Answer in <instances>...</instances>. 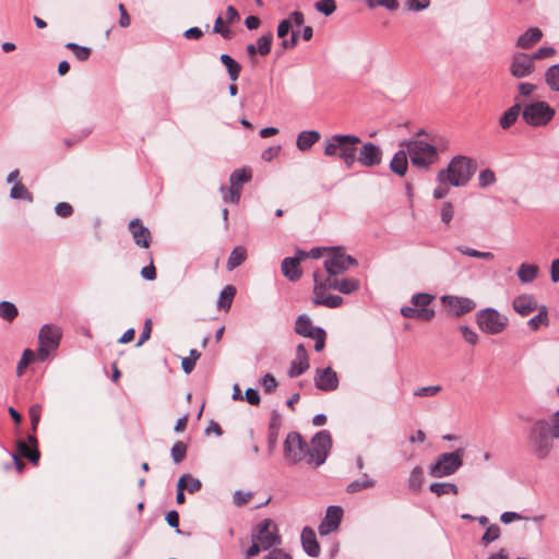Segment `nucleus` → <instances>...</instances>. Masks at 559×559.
Masks as SVG:
<instances>
[{
    "instance_id": "obj_1",
    "label": "nucleus",
    "mask_w": 559,
    "mask_h": 559,
    "mask_svg": "<svg viewBox=\"0 0 559 559\" xmlns=\"http://www.w3.org/2000/svg\"><path fill=\"white\" fill-rule=\"evenodd\" d=\"M361 139L355 134H333L323 142V154L328 157L341 159L347 168L356 162L357 145Z\"/></svg>"
},
{
    "instance_id": "obj_2",
    "label": "nucleus",
    "mask_w": 559,
    "mask_h": 559,
    "mask_svg": "<svg viewBox=\"0 0 559 559\" xmlns=\"http://www.w3.org/2000/svg\"><path fill=\"white\" fill-rule=\"evenodd\" d=\"M476 170L475 162L463 155L454 156L447 168L437 173V181L452 187H464L468 183Z\"/></svg>"
},
{
    "instance_id": "obj_3",
    "label": "nucleus",
    "mask_w": 559,
    "mask_h": 559,
    "mask_svg": "<svg viewBox=\"0 0 559 559\" xmlns=\"http://www.w3.org/2000/svg\"><path fill=\"white\" fill-rule=\"evenodd\" d=\"M555 439H558V437L552 436L550 421L546 419L534 420L527 432L531 451L540 461L546 460L550 455Z\"/></svg>"
},
{
    "instance_id": "obj_4",
    "label": "nucleus",
    "mask_w": 559,
    "mask_h": 559,
    "mask_svg": "<svg viewBox=\"0 0 559 559\" xmlns=\"http://www.w3.org/2000/svg\"><path fill=\"white\" fill-rule=\"evenodd\" d=\"M401 146L407 148L412 164L419 169L428 170L439 158L437 147L423 140L404 141Z\"/></svg>"
},
{
    "instance_id": "obj_5",
    "label": "nucleus",
    "mask_w": 559,
    "mask_h": 559,
    "mask_svg": "<svg viewBox=\"0 0 559 559\" xmlns=\"http://www.w3.org/2000/svg\"><path fill=\"white\" fill-rule=\"evenodd\" d=\"M464 449L441 453L429 467V475L435 478L448 477L455 474L463 465Z\"/></svg>"
},
{
    "instance_id": "obj_6",
    "label": "nucleus",
    "mask_w": 559,
    "mask_h": 559,
    "mask_svg": "<svg viewBox=\"0 0 559 559\" xmlns=\"http://www.w3.org/2000/svg\"><path fill=\"white\" fill-rule=\"evenodd\" d=\"M555 115L556 110L545 100L527 104L522 110V118L525 123L534 128L547 126Z\"/></svg>"
},
{
    "instance_id": "obj_7",
    "label": "nucleus",
    "mask_w": 559,
    "mask_h": 559,
    "mask_svg": "<svg viewBox=\"0 0 559 559\" xmlns=\"http://www.w3.org/2000/svg\"><path fill=\"white\" fill-rule=\"evenodd\" d=\"M283 454L289 465H296L302 460L308 461L309 444L299 432L290 431L284 440Z\"/></svg>"
},
{
    "instance_id": "obj_8",
    "label": "nucleus",
    "mask_w": 559,
    "mask_h": 559,
    "mask_svg": "<svg viewBox=\"0 0 559 559\" xmlns=\"http://www.w3.org/2000/svg\"><path fill=\"white\" fill-rule=\"evenodd\" d=\"M332 448V437L329 430H320L309 444L308 463L314 467L323 465Z\"/></svg>"
},
{
    "instance_id": "obj_9",
    "label": "nucleus",
    "mask_w": 559,
    "mask_h": 559,
    "mask_svg": "<svg viewBox=\"0 0 559 559\" xmlns=\"http://www.w3.org/2000/svg\"><path fill=\"white\" fill-rule=\"evenodd\" d=\"M62 331L55 324H44L38 334L37 356L40 361H45L52 352H56L60 345Z\"/></svg>"
},
{
    "instance_id": "obj_10",
    "label": "nucleus",
    "mask_w": 559,
    "mask_h": 559,
    "mask_svg": "<svg viewBox=\"0 0 559 559\" xmlns=\"http://www.w3.org/2000/svg\"><path fill=\"white\" fill-rule=\"evenodd\" d=\"M251 539H255L262 546L263 550H271V548L282 543L277 526L271 519H263L254 526L251 533Z\"/></svg>"
},
{
    "instance_id": "obj_11",
    "label": "nucleus",
    "mask_w": 559,
    "mask_h": 559,
    "mask_svg": "<svg viewBox=\"0 0 559 559\" xmlns=\"http://www.w3.org/2000/svg\"><path fill=\"white\" fill-rule=\"evenodd\" d=\"M478 328L487 334H499L507 326L508 319L493 308H485L477 312Z\"/></svg>"
},
{
    "instance_id": "obj_12",
    "label": "nucleus",
    "mask_w": 559,
    "mask_h": 559,
    "mask_svg": "<svg viewBox=\"0 0 559 559\" xmlns=\"http://www.w3.org/2000/svg\"><path fill=\"white\" fill-rule=\"evenodd\" d=\"M17 454L13 453L15 467L19 472L24 468V463L19 459V455L27 459L32 464L36 465L40 459V452L38 450V441L34 435H29L27 439H19L16 441Z\"/></svg>"
},
{
    "instance_id": "obj_13",
    "label": "nucleus",
    "mask_w": 559,
    "mask_h": 559,
    "mask_svg": "<svg viewBox=\"0 0 559 559\" xmlns=\"http://www.w3.org/2000/svg\"><path fill=\"white\" fill-rule=\"evenodd\" d=\"M352 265H357V260L345 254L341 247L331 248L329 257L324 260V267L331 276L347 271Z\"/></svg>"
},
{
    "instance_id": "obj_14",
    "label": "nucleus",
    "mask_w": 559,
    "mask_h": 559,
    "mask_svg": "<svg viewBox=\"0 0 559 559\" xmlns=\"http://www.w3.org/2000/svg\"><path fill=\"white\" fill-rule=\"evenodd\" d=\"M535 71V61L531 55L515 52L510 64V73L516 79L526 78Z\"/></svg>"
},
{
    "instance_id": "obj_15",
    "label": "nucleus",
    "mask_w": 559,
    "mask_h": 559,
    "mask_svg": "<svg viewBox=\"0 0 559 559\" xmlns=\"http://www.w3.org/2000/svg\"><path fill=\"white\" fill-rule=\"evenodd\" d=\"M441 302L449 308L455 317H461L476 308V302L468 297L444 295L441 297Z\"/></svg>"
},
{
    "instance_id": "obj_16",
    "label": "nucleus",
    "mask_w": 559,
    "mask_h": 559,
    "mask_svg": "<svg viewBox=\"0 0 559 559\" xmlns=\"http://www.w3.org/2000/svg\"><path fill=\"white\" fill-rule=\"evenodd\" d=\"M344 511L340 506H329L325 516L319 524L318 531L321 536H325L336 531L342 522Z\"/></svg>"
},
{
    "instance_id": "obj_17",
    "label": "nucleus",
    "mask_w": 559,
    "mask_h": 559,
    "mask_svg": "<svg viewBox=\"0 0 559 559\" xmlns=\"http://www.w3.org/2000/svg\"><path fill=\"white\" fill-rule=\"evenodd\" d=\"M357 153L358 156L356 155V160L365 167H374L382 162V151L380 146L371 142L364 143L359 150L357 148Z\"/></svg>"
},
{
    "instance_id": "obj_18",
    "label": "nucleus",
    "mask_w": 559,
    "mask_h": 559,
    "mask_svg": "<svg viewBox=\"0 0 559 559\" xmlns=\"http://www.w3.org/2000/svg\"><path fill=\"white\" fill-rule=\"evenodd\" d=\"M314 385L324 392H332L338 388L337 373L331 368H318L314 376Z\"/></svg>"
},
{
    "instance_id": "obj_19",
    "label": "nucleus",
    "mask_w": 559,
    "mask_h": 559,
    "mask_svg": "<svg viewBox=\"0 0 559 559\" xmlns=\"http://www.w3.org/2000/svg\"><path fill=\"white\" fill-rule=\"evenodd\" d=\"M129 230L136 246L145 249L150 247L152 242L151 231L142 224L140 218H133L129 223Z\"/></svg>"
},
{
    "instance_id": "obj_20",
    "label": "nucleus",
    "mask_w": 559,
    "mask_h": 559,
    "mask_svg": "<svg viewBox=\"0 0 559 559\" xmlns=\"http://www.w3.org/2000/svg\"><path fill=\"white\" fill-rule=\"evenodd\" d=\"M309 357L308 353L302 344L296 347V359L290 362L288 369V376L290 378H297L309 369Z\"/></svg>"
},
{
    "instance_id": "obj_21",
    "label": "nucleus",
    "mask_w": 559,
    "mask_h": 559,
    "mask_svg": "<svg viewBox=\"0 0 559 559\" xmlns=\"http://www.w3.org/2000/svg\"><path fill=\"white\" fill-rule=\"evenodd\" d=\"M305 23V15L300 11H293L287 19L282 20L277 25V37L283 40L286 39L290 33L293 25L301 26Z\"/></svg>"
},
{
    "instance_id": "obj_22",
    "label": "nucleus",
    "mask_w": 559,
    "mask_h": 559,
    "mask_svg": "<svg viewBox=\"0 0 559 559\" xmlns=\"http://www.w3.org/2000/svg\"><path fill=\"white\" fill-rule=\"evenodd\" d=\"M282 425L281 414L274 409L271 413V419L267 429V451L272 454L277 445L278 432Z\"/></svg>"
},
{
    "instance_id": "obj_23",
    "label": "nucleus",
    "mask_w": 559,
    "mask_h": 559,
    "mask_svg": "<svg viewBox=\"0 0 559 559\" xmlns=\"http://www.w3.org/2000/svg\"><path fill=\"white\" fill-rule=\"evenodd\" d=\"M300 538L302 548L308 556L316 558L320 555V545L311 527H304Z\"/></svg>"
},
{
    "instance_id": "obj_24",
    "label": "nucleus",
    "mask_w": 559,
    "mask_h": 559,
    "mask_svg": "<svg viewBox=\"0 0 559 559\" xmlns=\"http://www.w3.org/2000/svg\"><path fill=\"white\" fill-rule=\"evenodd\" d=\"M538 308V304L534 296L523 294L513 300V309L522 317L528 316Z\"/></svg>"
},
{
    "instance_id": "obj_25",
    "label": "nucleus",
    "mask_w": 559,
    "mask_h": 559,
    "mask_svg": "<svg viewBox=\"0 0 559 559\" xmlns=\"http://www.w3.org/2000/svg\"><path fill=\"white\" fill-rule=\"evenodd\" d=\"M400 312L406 319H417V320H420L424 322L431 321L436 316V312L433 309L416 308L415 306L414 307L404 306L401 308Z\"/></svg>"
},
{
    "instance_id": "obj_26",
    "label": "nucleus",
    "mask_w": 559,
    "mask_h": 559,
    "mask_svg": "<svg viewBox=\"0 0 559 559\" xmlns=\"http://www.w3.org/2000/svg\"><path fill=\"white\" fill-rule=\"evenodd\" d=\"M408 153L406 150H399L392 157L390 162V169L393 174L397 175L399 177L405 176L407 169H408V159H407Z\"/></svg>"
},
{
    "instance_id": "obj_27",
    "label": "nucleus",
    "mask_w": 559,
    "mask_h": 559,
    "mask_svg": "<svg viewBox=\"0 0 559 559\" xmlns=\"http://www.w3.org/2000/svg\"><path fill=\"white\" fill-rule=\"evenodd\" d=\"M321 134L317 130H305L301 131L296 140V146L301 152L309 151L319 140Z\"/></svg>"
},
{
    "instance_id": "obj_28",
    "label": "nucleus",
    "mask_w": 559,
    "mask_h": 559,
    "mask_svg": "<svg viewBox=\"0 0 559 559\" xmlns=\"http://www.w3.org/2000/svg\"><path fill=\"white\" fill-rule=\"evenodd\" d=\"M281 270L283 275L292 282H297L302 275L298 259L285 258L282 261Z\"/></svg>"
},
{
    "instance_id": "obj_29",
    "label": "nucleus",
    "mask_w": 559,
    "mask_h": 559,
    "mask_svg": "<svg viewBox=\"0 0 559 559\" xmlns=\"http://www.w3.org/2000/svg\"><path fill=\"white\" fill-rule=\"evenodd\" d=\"M543 37V32L538 27H531L519 36L516 46L523 49L533 47Z\"/></svg>"
},
{
    "instance_id": "obj_30",
    "label": "nucleus",
    "mask_w": 559,
    "mask_h": 559,
    "mask_svg": "<svg viewBox=\"0 0 559 559\" xmlns=\"http://www.w3.org/2000/svg\"><path fill=\"white\" fill-rule=\"evenodd\" d=\"M222 64L226 68L228 78L231 82H236L239 79L241 72V66L228 53H222L219 56Z\"/></svg>"
},
{
    "instance_id": "obj_31",
    "label": "nucleus",
    "mask_w": 559,
    "mask_h": 559,
    "mask_svg": "<svg viewBox=\"0 0 559 559\" xmlns=\"http://www.w3.org/2000/svg\"><path fill=\"white\" fill-rule=\"evenodd\" d=\"M522 110L523 109L519 103H515L509 109H507L499 119V126L501 127V129L507 130L511 126H513L516 122Z\"/></svg>"
},
{
    "instance_id": "obj_32",
    "label": "nucleus",
    "mask_w": 559,
    "mask_h": 559,
    "mask_svg": "<svg viewBox=\"0 0 559 559\" xmlns=\"http://www.w3.org/2000/svg\"><path fill=\"white\" fill-rule=\"evenodd\" d=\"M377 481L371 478L368 474H362L360 479H356L354 481H350L346 486V492L347 493H357L359 491H362L365 489H370L376 486Z\"/></svg>"
},
{
    "instance_id": "obj_33",
    "label": "nucleus",
    "mask_w": 559,
    "mask_h": 559,
    "mask_svg": "<svg viewBox=\"0 0 559 559\" xmlns=\"http://www.w3.org/2000/svg\"><path fill=\"white\" fill-rule=\"evenodd\" d=\"M318 326H313L310 318L307 314H300L297 317L295 322V333L304 336L310 337L313 334V330Z\"/></svg>"
},
{
    "instance_id": "obj_34",
    "label": "nucleus",
    "mask_w": 559,
    "mask_h": 559,
    "mask_svg": "<svg viewBox=\"0 0 559 559\" xmlns=\"http://www.w3.org/2000/svg\"><path fill=\"white\" fill-rule=\"evenodd\" d=\"M236 295V288L233 285H227L221 292L219 298L217 300V309L218 310H229Z\"/></svg>"
},
{
    "instance_id": "obj_35",
    "label": "nucleus",
    "mask_w": 559,
    "mask_h": 559,
    "mask_svg": "<svg viewBox=\"0 0 559 559\" xmlns=\"http://www.w3.org/2000/svg\"><path fill=\"white\" fill-rule=\"evenodd\" d=\"M538 275L536 264L522 263L518 270V277L522 283H532Z\"/></svg>"
},
{
    "instance_id": "obj_36",
    "label": "nucleus",
    "mask_w": 559,
    "mask_h": 559,
    "mask_svg": "<svg viewBox=\"0 0 559 559\" xmlns=\"http://www.w3.org/2000/svg\"><path fill=\"white\" fill-rule=\"evenodd\" d=\"M429 490L438 497L444 495H457L459 488L453 483H432L429 486Z\"/></svg>"
},
{
    "instance_id": "obj_37",
    "label": "nucleus",
    "mask_w": 559,
    "mask_h": 559,
    "mask_svg": "<svg viewBox=\"0 0 559 559\" xmlns=\"http://www.w3.org/2000/svg\"><path fill=\"white\" fill-rule=\"evenodd\" d=\"M527 325L532 331H537L540 325H549L548 311L546 306H542L539 308V312L528 320Z\"/></svg>"
},
{
    "instance_id": "obj_38",
    "label": "nucleus",
    "mask_w": 559,
    "mask_h": 559,
    "mask_svg": "<svg viewBox=\"0 0 559 559\" xmlns=\"http://www.w3.org/2000/svg\"><path fill=\"white\" fill-rule=\"evenodd\" d=\"M246 258H247L246 249L242 247H236L231 251V253L227 260V269L229 271H231V270L238 267L239 265H241L245 262Z\"/></svg>"
},
{
    "instance_id": "obj_39",
    "label": "nucleus",
    "mask_w": 559,
    "mask_h": 559,
    "mask_svg": "<svg viewBox=\"0 0 559 559\" xmlns=\"http://www.w3.org/2000/svg\"><path fill=\"white\" fill-rule=\"evenodd\" d=\"M424 472L420 466H415L408 478V488L415 492L420 491L423 484H424Z\"/></svg>"
},
{
    "instance_id": "obj_40",
    "label": "nucleus",
    "mask_w": 559,
    "mask_h": 559,
    "mask_svg": "<svg viewBox=\"0 0 559 559\" xmlns=\"http://www.w3.org/2000/svg\"><path fill=\"white\" fill-rule=\"evenodd\" d=\"M19 314V310L13 302L3 300L0 302V318L12 322Z\"/></svg>"
},
{
    "instance_id": "obj_41",
    "label": "nucleus",
    "mask_w": 559,
    "mask_h": 559,
    "mask_svg": "<svg viewBox=\"0 0 559 559\" xmlns=\"http://www.w3.org/2000/svg\"><path fill=\"white\" fill-rule=\"evenodd\" d=\"M251 179V171L245 168L235 169L230 175V186L241 188V185Z\"/></svg>"
},
{
    "instance_id": "obj_42",
    "label": "nucleus",
    "mask_w": 559,
    "mask_h": 559,
    "mask_svg": "<svg viewBox=\"0 0 559 559\" xmlns=\"http://www.w3.org/2000/svg\"><path fill=\"white\" fill-rule=\"evenodd\" d=\"M545 79L551 91L559 92V64L549 67L545 73Z\"/></svg>"
},
{
    "instance_id": "obj_43",
    "label": "nucleus",
    "mask_w": 559,
    "mask_h": 559,
    "mask_svg": "<svg viewBox=\"0 0 559 559\" xmlns=\"http://www.w3.org/2000/svg\"><path fill=\"white\" fill-rule=\"evenodd\" d=\"M273 43V34L271 32H267L263 34L261 37L257 40V50L260 56H266L271 52Z\"/></svg>"
},
{
    "instance_id": "obj_44",
    "label": "nucleus",
    "mask_w": 559,
    "mask_h": 559,
    "mask_svg": "<svg viewBox=\"0 0 559 559\" xmlns=\"http://www.w3.org/2000/svg\"><path fill=\"white\" fill-rule=\"evenodd\" d=\"M10 197L14 200H26L33 202L32 193L21 182L15 183L10 191Z\"/></svg>"
},
{
    "instance_id": "obj_45",
    "label": "nucleus",
    "mask_w": 559,
    "mask_h": 559,
    "mask_svg": "<svg viewBox=\"0 0 559 559\" xmlns=\"http://www.w3.org/2000/svg\"><path fill=\"white\" fill-rule=\"evenodd\" d=\"M187 444L182 441H177L174 443V445L170 449V455L174 461V463L178 464L182 462L187 455Z\"/></svg>"
},
{
    "instance_id": "obj_46",
    "label": "nucleus",
    "mask_w": 559,
    "mask_h": 559,
    "mask_svg": "<svg viewBox=\"0 0 559 559\" xmlns=\"http://www.w3.org/2000/svg\"><path fill=\"white\" fill-rule=\"evenodd\" d=\"M201 357V353L197 349H191L189 353V357H186L181 361V368L185 373L189 374L195 367L197 360Z\"/></svg>"
},
{
    "instance_id": "obj_47",
    "label": "nucleus",
    "mask_w": 559,
    "mask_h": 559,
    "mask_svg": "<svg viewBox=\"0 0 559 559\" xmlns=\"http://www.w3.org/2000/svg\"><path fill=\"white\" fill-rule=\"evenodd\" d=\"M435 299V296L428 293H417L412 296L411 302L416 308H427L432 300Z\"/></svg>"
},
{
    "instance_id": "obj_48",
    "label": "nucleus",
    "mask_w": 559,
    "mask_h": 559,
    "mask_svg": "<svg viewBox=\"0 0 559 559\" xmlns=\"http://www.w3.org/2000/svg\"><path fill=\"white\" fill-rule=\"evenodd\" d=\"M500 536V527L498 524H491L487 527L486 532L484 533L480 543L484 546H487L488 544L497 540Z\"/></svg>"
},
{
    "instance_id": "obj_49",
    "label": "nucleus",
    "mask_w": 559,
    "mask_h": 559,
    "mask_svg": "<svg viewBox=\"0 0 559 559\" xmlns=\"http://www.w3.org/2000/svg\"><path fill=\"white\" fill-rule=\"evenodd\" d=\"M314 8L321 14L329 16L335 12L336 3L334 0H318Z\"/></svg>"
},
{
    "instance_id": "obj_50",
    "label": "nucleus",
    "mask_w": 559,
    "mask_h": 559,
    "mask_svg": "<svg viewBox=\"0 0 559 559\" xmlns=\"http://www.w3.org/2000/svg\"><path fill=\"white\" fill-rule=\"evenodd\" d=\"M225 190H226V187L222 186L221 187V191L223 192L224 201L237 204L239 202V200H240L241 188H237V187H231L230 186V188L228 189L227 192H225Z\"/></svg>"
},
{
    "instance_id": "obj_51",
    "label": "nucleus",
    "mask_w": 559,
    "mask_h": 559,
    "mask_svg": "<svg viewBox=\"0 0 559 559\" xmlns=\"http://www.w3.org/2000/svg\"><path fill=\"white\" fill-rule=\"evenodd\" d=\"M213 32L215 34H219L224 39H230L233 37L231 31L227 26L224 25L222 14H219L216 17V20L214 22V26H213Z\"/></svg>"
},
{
    "instance_id": "obj_52",
    "label": "nucleus",
    "mask_w": 559,
    "mask_h": 559,
    "mask_svg": "<svg viewBox=\"0 0 559 559\" xmlns=\"http://www.w3.org/2000/svg\"><path fill=\"white\" fill-rule=\"evenodd\" d=\"M309 338L314 340V350L321 352L325 346L326 332L322 328H317Z\"/></svg>"
},
{
    "instance_id": "obj_53",
    "label": "nucleus",
    "mask_w": 559,
    "mask_h": 559,
    "mask_svg": "<svg viewBox=\"0 0 559 559\" xmlns=\"http://www.w3.org/2000/svg\"><path fill=\"white\" fill-rule=\"evenodd\" d=\"M359 288V281L356 278H343L340 282L338 292L342 294H350Z\"/></svg>"
},
{
    "instance_id": "obj_54",
    "label": "nucleus",
    "mask_w": 559,
    "mask_h": 559,
    "mask_svg": "<svg viewBox=\"0 0 559 559\" xmlns=\"http://www.w3.org/2000/svg\"><path fill=\"white\" fill-rule=\"evenodd\" d=\"M180 478H185V490H188L189 493H194L202 487L200 479L194 478L190 474H183Z\"/></svg>"
},
{
    "instance_id": "obj_55",
    "label": "nucleus",
    "mask_w": 559,
    "mask_h": 559,
    "mask_svg": "<svg viewBox=\"0 0 559 559\" xmlns=\"http://www.w3.org/2000/svg\"><path fill=\"white\" fill-rule=\"evenodd\" d=\"M478 182L481 188H485V187H488V186L495 183L496 182L495 173L489 168L480 170L479 176H478Z\"/></svg>"
},
{
    "instance_id": "obj_56",
    "label": "nucleus",
    "mask_w": 559,
    "mask_h": 559,
    "mask_svg": "<svg viewBox=\"0 0 559 559\" xmlns=\"http://www.w3.org/2000/svg\"><path fill=\"white\" fill-rule=\"evenodd\" d=\"M35 358V354L31 349H25L23 355L17 364L16 372L19 376L23 374L24 369L29 365V362Z\"/></svg>"
},
{
    "instance_id": "obj_57",
    "label": "nucleus",
    "mask_w": 559,
    "mask_h": 559,
    "mask_svg": "<svg viewBox=\"0 0 559 559\" xmlns=\"http://www.w3.org/2000/svg\"><path fill=\"white\" fill-rule=\"evenodd\" d=\"M453 216H454L453 204L451 202H444L441 205V210H440L441 222L448 225L452 221Z\"/></svg>"
},
{
    "instance_id": "obj_58",
    "label": "nucleus",
    "mask_w": 559,
    "mask_h": 559,
    "mask_svg": "<svg viewBox=\"0 0 559 559\" xmlns=\"http://www.w3.org/2000/svg\"><path fill=\"white\" fill-rule=\"evenodd\" d=\"M28 413H29L32 430H33V432H36L39 420H40L41 406L39 404H34L29 407Z\"/></svg>"
},
{
    "instance_id": "obj_59",
    "label": "nucleus",
    "mask_w": 559,
    "mask_h": 559,
    "mask_svg": "<svg viewBox=\"0 0 559 559\" xmlns=\"http://www.w3.org/2000/svg\"><path fill=\"white\" fill-rule=\"evenodd\" d=\"M442 390L441 385H429L423 386L414 391V396L423 397V396H435Z\"/></svg>"
},
{
    "instance_id": "obj_60",
    "label": "nucleus",
    "mask_w": 559,
    "mask_h": 559,
    "mask_svg": "<svg viewBox=\"0 0 559 559\" xmlns=\"http://www.w3.org/2000/svg\"><path fill=\"white\" fill-rule=\"evenodd\" d=\"M318 304H322V306L330 309H335L343 304V298L338 295H328L324 300H320Z\"/></svg>"
},
{
    "instance_id": "obj_61",
    "label": "nucleus",
    "mask_w": 559,
    "mask_h": 559,
    "mask_svg": "<svg viewBox=\"0 0 559 559\" xmlns=\"http://www.w3.org/2000/svg\"><path fill=\"white\" fill-rule=\"evenodd\" d=\"M55 212L58 216L67 218L70 217L73 214V207L68 202H59L55 206Z\"/></svg>"
},
{
    "instance_id": "obj_62",
    "label": "nucleus",
    "mask_w": 559,
    "mask_h": 559,
    "mask_svg": "<svg viewBox=\"0 0 559 559\" xmlns=\"http://www.w3.org/2000/svg\"><path fill=\"white\" fill-rule=\"evenodd\" d=\"M261 384H262L265 393L273 392L275 390V388L277 386V382H276L274 376L271 373H266L262 377Z\"/></svg>"
},
{
    "instance_id": "obj_63",
    "label": "nucleus",
    "mask_w": 559,
    "mask_h": 559,
    "mask_svg": "<svg viewBox=\"0 0 559 559\" xmlns=\"http://www.w3.org/2000/svg\"><path fill=\"white\" fill-rule=\"evenodd\" d=\"M243 399L252 406H258L261 402L259 392L252 388L246 390Z\"/></svg>"
},
{
    "instance_id": "obj_64",
    "label": "nucleus",
    "mask_w": 559,
    "mask_h": 559,
    "mask_svg": "<svg viewBox=\"0 0 559 559\" xmlns=\"http://www.w3.org/2000/svg\"><path fill=\"white\" fill-rule=\"evenodd\" d=\"M263 559H293L290 555L281 548H273Z\"/></svg>"
}]
</instances>
